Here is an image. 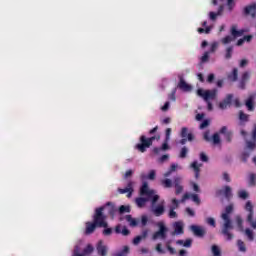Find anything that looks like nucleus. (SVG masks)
<instances>
[{
    "instance_id": "0e129e2a",
    "label": "nucleus",
    "mask_w": 256,
    "mask_h": 256,
    "mask_svg": "<svg viewBox=\"0 0 256 256\" xmlns=\"http://www.w3.org/2000/svg\"><path fill=\"white\" fill-rule=\"evenodd\" d=\"M209 135H210L209 130L204 132V134H203L204 141H207V142L211 141V137Z\"/></svg>"
},
{
    "instance_id": "f8f14e48",
    "label": "nucleus",
    "mask_w": 256,
    "mask_h": 256,
    "mask_svg": "<svg viewBox=\"0 0 256 256\" xmlns=\"http://www.w3.org/2000/svg\"><path fill=\"white\" fill-rule=\"evenodd\" d=\"M245 34V30L241 29V30H237V25H232L230 28V35L232 37V39H237L239 37H243V35Z\"/></svg>"
},
{
    "instance_id": "e2e57ef3",
    "label": "nucleus",
    "mask_w": 256,
    "mask_h": 256,
    "mask_svg": "<svg viewBox=\"0 0 256 256\" xmlns=\"http://www.w3.org/2000/svg\"><path fill=\"white\" fill-rule=\"evenodd\" d=\"M200 160H202L204 163H207V161H209V157H207V154H205V152H201Z\"/></svg>"
},
{
    "instance_id": "49530a36",
    "label": "nucleus",
    "mask_w": 256,
    "mask_h": 256,
    "mask_svg": "<svg viewBox=\"0 0 256 256\" xmlns=\"http://www.w3.org/2000/svg\"><path fill=\"white\" fill-rule=\"evenodd\" d=\"M224 196L226 199H231V188L229 186L224 187Z\"/></svg>"
},
{
    "instance_id": "c85d7f7f",
    "label": "nucleus",
    "mask_w": 256,
    "mask_h": 256,
    "mask_svg": "<svg viewBox=\"0 0 256 256\" xmlns=\"http://www.w3.org/2000/svg\"><path fill=\"white\" fill-rule=\"evenodd\" d=\"M126 221L129 223L130 227H137V220L133 218L131 215L125 216Z\"/></svg>"
},
{
    "instance_id": "37998d69",
    "label": "nucleus",
    "mask_w": 256,
    "mask_h": 256,
    "mask_svg": "<svg viewBox=\"0 0 256 256\" xmlns=\"http://www.w3.org/2000/svg\"><path fill=\"white\" fill-rule=\"evenodd\" d=\"M175 209L177 208L170 207L168 214V217H170V219H177V212H175Z\"/></svg>"
},
{
    "instance_id": "dca6fc26",
    "label": "nucleus",
    "mask_w": 256,
    "mask_h": 256,
    "mask_svg": "<svg viewBox=\"0 0 256 256\" xmlns=\"http://www.w3.org/2000/svg\"><path fill=\"white\" fill-rule=\"evenodd\" d=\"M244 14L250 15L252 19L256 17V3H252L244 8Z\"/></svg>"
},
{
    "instance_id": "79ce46f5",
    "label": "nucleus",
    "mask_w": 256,
    "mask_h": 256,
    "mask_svg": "<svg viewBox=\"0 0 256 256\" xmlns=\"http://www.w3.org/2000/svg\"><path fill=\"white\" fill-rule=\"evenodd\" d=\"M244 209L248 211V213L253 212V203H251V201L248 200L244 206Z\"/></svg>"
},
{
    "instance_id": "ea45409f",
    "label": "nucleus",
    "mask_w": 256,
    "mask_h": 256,
    "mask_svg": "<svg viewBox=\"0 0 256 256\" xmlns=\"http://www.w3.org/2000/svg\"><path fill=\"white\" fill-rule=\"evenodd\" d=\"M187 153H189V149H187V147H182L179 157L180 159H185V157H187Z\"/></svg>"
},
{
    "instance_id": "b1692460",
    "label": "nucleus",
    "mask_w": 256,
    "mask_h": 256,
    "mask_svg": "<svg viewBox=\"0 0 256 256\" xmlns=\"http://www.w3.org/2000/svg\"><path fill=\"white\" fill-rule=\"evenodd\" d=\"M245 105H246L248 111H255V102L253 101V97H249L245 101Z\"/></svg>"
},
{
    "instance_id": "052dcab7",
    "label": "nucleus",
    "mask_w": 256,
    "mask_h": 256,
    "mask_svg": "<svg viewBox=\"0 0 256 256\" xmlns=\"http://www.w3.org/2000/svg\"><path fill=\"white\" fill-rule=\"evenodd\" d=\"M176 93H177V89L172 90V92H171L170 95L168 96V99H170V101H176V99H177V98L175 97Z\"/></svg>"
},
{
    "instance_id": "20e7f679",
    "label": "nucleus",
    "mask_w": 256,
    "mask_h": 256,
    "mask_svg": "<svg viewBox=\"0 0 256 256\" xmlns=\"http://www.w3.org/2000/svg\"><path fill=\"white\" fill-rule=\"evenodd\" d=\"M156 227H158V231L153 233L152 240L157 241V239H161L162 241H165V239H167L169 228H167L163 221L157 222Z\"/></svg>"
},
{
    "instance_id": "412c9836",
    "label": "nucleus",
    "mask_w": 256,
    "mask_h": 256,
    "mask_svg": "<svg viewBox=\"0 0 256 256\" xmlns=\"http://www.w3.org/2000/svg\"><path fill=\"white\" fill-rule=\"evenodd\" d=\"M160 185H162V187L164 189H171V187H173L174 183H173V180H171L169 178H165L160 181Z\"/></svg>"
},
{
    "instance_id": "72a5a7b5",
    "label": "nucleus",
    "mask_w": 256,
    "mask_h": 256,
    "mask_svg": "<svg viewBox=\"0 0 256 256\" xmlns=\"http://www.w3.org/2000/svg\"><path fill=\"white\" fill-rule=\"evenodd\" d=\"M239 119L243 122V123H247L249 122V114H246L243 111H239Z\"/></svg>"
},
{
    "instance_id": "e433bc0d",
    "label": "nucleus",
    "mask_w": 256,
    "mask_h": 256,
    "mask_svg": "<svg viewBox=\"0 0 256 256\" xmlns=\"http://www.w3.org/2000/svg\"><path fill=\"white\" fill-rule=\"evenodd\" d=\"M212 142L214 145H219L221 143V137L219 136V133H214L212 136Z\"/></svg>"
},
{
    "instance_id": "de8ad7c7",
    "label": "nucleus",
    "mask_w": 256,
    "mask_h": 256,
    "mask_svg": "<svg viewBox=\"0 0 256 256\" xmlns=\"http://www.w3.org/2000/svg\"><path fill=\"white\" fill-rule=\"evenodd\" d=\"M197 31L200 34H203V33L209 34V33H211V27L207 26L206 29L205 28H198Z\"/></svg>"
},
{
    "instance_id": "bf43d9fd",
    "label": "nucleus",
    "mask_w": 256,
    "mask_h": 256,
    "mask_svg": "<svg viewBox=\"0 0 256 256\" xmlns=\"http://www.w3.org/2000/svg\"><path fill=\"white\" fill-rule=\"evenodd\" d=\"M141 241H143V237H141V236H136V237L133 239L132 243H133V245H139V244L141 243Z\"/></svg>"
},
{
    "instance_id": "7c9ffc66",
    "label": "nucleus",
    "mask_w": 256,
    "mask_h": 256,
    "mask_svg": "<svg viewBox=\"0 0 256 256\" xmlns=\"http://www.w3.org/2000/svg\"><path fill=\"white\" fill-rule=\"evenodd\" d=\"M238 197L239 199H242V201H247V198L249 197V192L246 190H240L238 191Z\"/></svg>"
},
{
    "instance_id": "13d9d810",
    "label": "nucleus",
    "mask_w": 256,
    "mask_h": 256,
    "mask_svg": "<svg viewBox=\"0 0 256 256\" xmlns=\"http://www.w3.org/2000/svg\"><path fill=\"white\" fill-rule=\"evenodd\" d=\"M249 79H250V74H249V72H244V73L242 74L241 81H244V82L247 83V81H249Z\"/></svg>"
},
{
    "instance_id": "4c0bfd02",
    "label": "nucleus",
    "mask_w": 256,
    "mask_h": 256,
    "mask_svg": "<svg viewBox=\"0 0 256 256\" xmlns=\"http://www.w3.org/2000/svg\"><path fill=\"white\" fill-rule=\"evenodd\" d=\"M232 41H235V39L229 35L221 39L223 45H228V43H231Z\"/></svg>"
},
{
    "instance_id": "a18cd8bd",
    "label": "nucleus",
    "mask_w": 256,
    "mask_h": 256,
    "mask_svg": "<svg viewBox=\"0 0 256 256\" xmlns=\"http://www.w3.org/2000/svg\"><path fill=\"white\" fill-rule=\"evenodd\" d=\"M191 199L196 205H201V199H199V195L191 194Z\"/></svg>"
},
{
    "instance_id": "864d4df0",
    "label": "nucleus",
    "mask_w": 256,
    "mask_h": 256,
    "mask_svg": "<svg viewBox=\"0 0 256 256\" xmlns=\"http://www.w3.org/2000/svg\"><path fill=\"white\" fill-rule=\"evenodd\" d=\"M209 55H210V52L206 51L201 57V63H207V61H209Z\"/></svg>"
},
{
    "instance_id": "f03ea898",
    "label": "nucleus",
    "mask_w": 256,
    "mask_h": 256,
    "mask_svg": "<svg viewBox=\"0 0 256 256\" xmlns=\"http://www.w3.org/2000/svg\"><path fill=\"white\" fill-rule=\"evenodd\" d=\"M231 213H233V204L226 206L224 213L221 214V219L224 220L221 233L226 237L227 241H231L234 237L233 233H231V231H233V221H231L230 216Z\"/></svg>"
},
{
    "instance_id": "a878e982",
    "label": "nucleus",
    "mask_w": 256,
    "mask_h": 256,
    "mask_svg": "<svg viewBox=\"0 0 256 256\" xmlns=\"http://www.w3.org/2000/svg\"><path fill=\"white\" fill-rule=\"evenodd\" d=\"M176 245H183V247H191V245H193V240L191 239H186L185 241L177 240Z\"/></svg>"
},
{
    "instance_id": "09e8293b",
    "label": "nucleus",
    "mask_w": 256,
    "mask_h": 256,
    "mask_svg": "<svg viewBox=\"0 0 256 256\" xmlns=\"http://www.w3.org/2000/svg\"><path fill=\"white\" fill-rule=\"evenodd\" d=\"M206 223L208 225H210L211 227H216L217 226V223L215 222V218H211V217L207 218Z\"/></svg>"
},
{
    "instance_id": "ddd939ff",
    "label": "nucleus",
    "mask_w": 256,
    "mask_h": 256,
    "mask_svg": "<svg viewBox=\"0 0 256 256\" xmlns=\"http://www.w3.org/2000/svg\"><path fill=\"white\" fill-rule=\"evenodd\" d=\"M233 101V94H227L226 97L219 103L220 109H227V107H231V103Z\"/></svg>"
},
{
    "instance_id": "2eb2a0df",
    "label": "nucleus",
    "mask_w": 256,
    "mask_h": 256,
    "mask_svg": "<svg viewBox=\"0 0 256 256\" xmlns=\"http://www.w3.org/2000/svg\"><path fill=\"white\" fill-rule=\"evenodd\" d=\"M170 149H171V147L169 146V141L164 139L162 146L160 148L154 147L152 150V153H154V155H159V153H161V151H169Z\"/></svg>"
},
{
    "instance_id": "cd10ccee",
    "label": "nucleus",
    "mask_w": 256,
    "mask_h": 256,
    "mask_svg": "<svg viewBox=\"0 0 256 256\" xmlns=\"http://www.w3.org/2000/svg\"><path fill=\"white\" fill-rule=\"evenodd\" d=\"M149 200L147 198H143V197H138L136 198V205L140 208H143L145 207L146 203L148 202Z\"/></svg>"
},
{
    "instance_id": "8fccbe9b",
    "label": "nucleus",
    "mask_w": 256,
    "mask_h": 256,
    "mask_svg": "<svg viewBox=\"0 0 256 256\" xmlns=\"http://www.w3.org/2000/svg\"><path fill=\"white\" fill-rule=\"evenodd\" d=\"M217 47H219V44L217 42H213L210 47V51L208 53H215L217 51Z\"/></svg>"
},
{
    "instance_id": "7ed1b4c3",
    "label": "nucleus",
    "mask_w": 256,
    "mask_h": 256,
    "mask_svg": "<svg viewBox=\"0 0 256 256\" xmlns=\"http://www.w3.org/2000/svg\"><path fill=\"white\" fill-rule=\"evenodd\" d=\"M161 139V134H155L152 137L147 138L145 135H141L139 138V143L135 145V149L140 153H145L149 147L153 145V141H159Z\"/></svg>"
},
{
    "instance_id": "f3484780",
    "label": "nucleus",
    "mask_w": 256,
    "mask_h": 256,
    "mask_svg": "<svg viewBox=\"0 0 256 256\" xmlns=\"http://www.w3.org/2000/svg\"><path fill=\"white\" fill-rule=\"evenodd\" d=\"M173 183H174V187L176 189L175 194L181 195V193H183V186L181 185V177L174 178Z\"/></svg>"
},
{
    "instance_id": "bb28decb",
    "label": "nucleus",
    "mask_w": 256,
    "mask_h": 256,
    "mask_svg": "<svg viewBox=\"0 0 256 256\" xmlns=\"http://www.w3.org/2000/svg\"><path fill=\"white\" fill-rule=\"evenodd\" d=\"M95 251V248L93 247V245L91 244H88L82 251V254L84 256H87V255H91V253H93Z\"/></svg>"
},
{
    "instance_id": "69168bd1",
    "label": "nucleus",
    "mask_w": 256,
    "mask_h": 256,
    "mask_svg": "<svg viewBox=\"0 0 256 256\" xmlns=\"http://www.w3.org/2000/svg\"><path fill=\"white\" fill-rule=\"evenodd\" d=\"M206 127H209V120H204L201 124L199 129H206Z\"/></svg>"
},
{
    "instance_id": "774afa93",
    "label": "nucleus",
    "mask_w": 256,
    "mask_h": 256,
    "mask_svg": "<svg viewBox=\"0 0 256 256\" xmlns=\"http://www.w3.org/2000/svg\"><path fill=\"white\" fill-rule=\"evenodd\" d=\"M252 140L256 141V124L254 125V129L252 130Z\"/></svg>"
},
{
    "instance_id": "5701e85b",
    "label": "nucleus",
    "mask_w": 256,
    "mask_h": 256,
    "mask_svg": "<svg viewBox=\"0 0 256 256\" xmlns=\"http://www.w3.org/2000/svg\"><path fill=\"white\" fill-rule=\"evenodd\" d=\"M201 165H199L197 163V161H194L192 164H191V168L193 169L194 173H195V179H198L199 177V174L201 173V168H200Z\"/></svg>"
},
{
    "instance_id": "39448f33",
    "label": "nucleus",
    "mask_w": 256,
    "mask_h": 256,
    "mask_svg": "<svg viewBox=\"0 0 256 256\" xmlns=\"http://www.w3.org/2000/svg\"><path fill=\"white\" fill-rule=\"evenodd\" d=\"M217 89H212V90H203L201 88H199L197 90V96L198 97H202V99L205 102H209V101H215V99H217Z\"/></svg>"
},
{
    "instance_id": "423d86ee",
    "label": "nucleus",
    "mask_w": 256,
    "mask_h": 256,
    "mask_svg": "<svg viewBox=\"0 0 256 256\" xmlns=\"http://www.w3.org/2000/svg\"><path fill=\"white\" fill-rule=\"evenodd\" d=\"M180 137L182 138L179 143L180 145H186L187 141H193L195 139V135L193 133L189 132V128L182 127L180 132Z\"/></svg>"
},
{
    "instance_id": "a19ab883",
    "label": "nucleus",
    "mask_w": 256,
    "mask_h": 256,
    "mask_svg": "<svg viewBox=\"0 0 256 256\" xmlns=\"http://www.w3.org/2000/svg\"><path fill=\"white\" fill-rule=\"evenodd\" d=\"M119 213H131V208L129 206L122 205L119 207Z\"/></svg>"
},
{
    "instance_id": "0eeeda50",
    "label": "nucleus",
    "mask_w": 256,
    "mask_h": 256,
    "mask_svg": "<svg viewBox=\"0 0 256 256\" xmlns=\"http://www.w3.org/2000/svg\"><path fill=\"white\" fill-rule=\"evenodd\" d=\"M96 209H101V215H105L104 211H107V214L110 215V217H115V213H117V208L111 202H107L106 205Z\"/></svg>"
},
{
    "instance_id": "9b49d317",
    "label": "nucleus",
    "mask_w": 256,
    "mask_h": 256,
    "mask_svg": "<svg viewBox=\"0 0 256 256\" xmlns=\"http://www.w3.org/2000/svg\"><path fill=\"white\" fill-rule=\"evenodd\" d=\"M133 191V181H129L126 188H118V193H120L121 195H125V193H128L127 197H131V195H133Z\"/></svg>"
},
{
    "instance_id": "9d476101",
    "label": "nucleus",
    "mask_w": 256,
    "mask_h": 256,
    "mask_svg": "<svg viewBox=\"0 0 256 256\" xmlns=\"http://www.w3.org/2000/svg\"><path fill=\"white\" fill-rule=\"evenodd\" d=\"M155 191L149 189V184L147 182H144L140 188V195L143 197L146 195V197H153V194Z\"/></svg>"
},
{
    "instance_id": "6e6d98bb",
    "label": "nucleus",
    "mask_w": 256,
    "mask_h": 256,
    "mask_svg": "<svg viewBox=\"0 0 256 256\" xmlns=\"http://www.w3.org/2000/svg\"><path fill=\"white\" fill-rule=\"evenodd\" d=\"M250 155L251 154L249 152H243L242 153L241 159H242L243 163H247V160L249 159Z\"/></svg>"
},
{
    "instance_id": "603ef678",
    "label": "nucleus",
    "mask_w": 256,
    "mask_h": 256,
    "mask_svg": "<svg viewBox=\"0 0 256 256\" xmlns=\"http://www.w3.org/2000/svg\"><path fill=\"white\" fill-rule=\"evenodd\" d=\"M236 224L239 229H243V218L241 216H236Z\"/></svg>"
},
{
    "instance_id": "f704fd0d",
    "label": "nucleus",
    "mask_w": 256,
    "mask_h": 256,
    "mask_svg": "<svg viewBox=\"0 0 256 256\" xmlns=\"http://www.w3.org/2000/svg\"><path fill=\"white\" fill-rule=\"evenodd\" d=\"M166 249H167V251H169L170 255L177 254V250H175V248L171 247V240L166 242Z\"/></svg>"
},
{
    "instance_id": "2f4dec72",
    "label": "nucleus",
    "mask_w": 256,
    "mask_h": 256,
    "mask_svg": "<svg viewBox=\"0 0 256 256\" xmlns=\"http://www.w3.org/2000/svg\"><path fill=\"white\" fill-rule=\"evenodd\" d=\"M225 59L229 60L233 57V46H228L225 50Z\"/></svg>"
},
{
    "instance_id": "c03bdc74",
    "label": "nucleus",
    "mask_w": 256,
    "mask_h": 256,
    "mask_svg": "<svg viewBox=\"0 0 256 256\" xmlns=\"http://www.w3.org/2000/svg\"><path fill=\"white\" fill-rule=\"evenodd\" d=\"M109 226H107L106 228L105 227H103L104 228V230H103V235L105 236V237H109L110 235H112L113 234V228H108Z\"/></svg>"
},
{
    "instance_id": "1a4fd4ad",
    "label": "nucleus",
    "mask_w": 256,
    "mask_h": 256,
    "mask_svg": "<svg viewBox=\"0 0 256 256\" xmlns=\"http://www.w3.org/2000/svg\"><path fill=\"white\" fill-rule=\"evenodd\" d=\"M174 231L171 232L172 237H175V235H183L185 233V230L183 228V222L178 221L173 224Z\"/></svg>"
},
{
    "instance_id": "393cba45",
    "label": "nucleus",
    "mask_w": 256,
    "mask_h": 256,
    "mask_svg": "<svg viewBox=\"0 0 256 256\" xmlns=\"http://www.w3.org/2000/svg\"><path fill=\"white\" fill-rule=\"evenodd\" d=\"M221 13H223V6H219L217 13L210 12L209 17H210L211 21H215V19H217V17H219V15H221Z\"/></svg>"
},
{
    "instance_id": "473e14b6",
    "label": "nucleus",
    "mask_w": 256,
    "mask_h": 256,
    "mask_svg": "<svg viewBox=\"0 0 256 256\" xmlns=\"http://www.w3.org/2000/svg\"><path fill=\"white\" fill-rule=\"evenodd\" d=\"M248 185H249V187H255V185H256V174L255 173H251L249 175Z\"/></svg>"
},
{
    "instance_id": "4d7b16f0",
    "label": "nucleus",
    "mask_w": 256,
    "mask_h": 256,
    "mask_svg": "<svg viewBox=\"0 0 256 256\" xmlns=\"http://www.w3.org/2000/svg\"><path fill=\"white\" fill-rule=\"evenodd\" d=\"M165 140L171 141V128H167L165 131Z\"/></svg>"
},
{
    "instance_id": "4468645a",
    "label": "nucleus",
    "mask_w": 256,
    "mask_h": 256,
    "mask_svg": "<svg viewBox=\"0 0 256 256\" xmlns=\"http://www.w3.org/2000/svg\"><path fill=\"white\" fill-rule=\"evenodd\" d=\"M219 133L220 135H224V139L227 141V143H231V141H233V132L227 130V126H223Z\"/></svg>"
},
{
    "instance_id": "680f3d73",
    "label": "nucleus",
    "mask_w": 256,
    "mask_h": 256,
    "mask_svg": "<svg viewBox=\"0 0 256 256\" xmlns=\"http://www.w3.org/2000/svg\"><path fill=\"white\" fill-rule=\"evenodd\" d=\"M169 160V155L168 154H164L162 155L159 159H158V162L160 163H165V161H168Z\"/></svg>"
},
{
    "instance_id": "338daca9",
    "label": "nucleus",
    "mask_w": 256,
    "mask_h": 256,
    "mask_svg": "<svg viewBox=\"0 0 256 256\" xmlns=\"http://www.w3.org/2000/svg\"><path fill=\"white\" fill-rule=\"evenodd\" d=\"M186 213L190 216V217H195V211L189 207L186 208Z\"/></svg>"
},
{
    "instance_id": "c9c22d12",
    "label": "nucleus",
    "mask_w": 256,
    "mask_h": 256,
    "mask_svg": "<svg viewBox=\"0 0 256 256\" xmlns=\"http://www.w3.org/2000/svg\"><path fill=\"white\" fill-rule=\"evenodd\" d=\"M245 235H246L248 241H253L255 239V236L253 235V230H251L249 228H247L245 230Z\"/></svg>"
},
{
    "instance_id": "4be33fe9",
    "label": "nucleus",
    "mask_w": 256,
    "mask_h": 256,
    "mask_svg": "<svg viewBox=\"0 0 256 256\" xmlns=\"http://www.w3.org/2000/svg\"><path fill=\"white\" fill-rule=\"evenodd\" d=\"M228 79L229 81H232L233 83H235V81L239 79V70L237 68H234L232 70V73L228 75Z\"/></svg>"
},
{
    "instance_id": "f257e3e1",
    "label": "nucleus",
    "mask_w": 256,
    "mask_h": 256,
    "mask_svg": "<svg viewBox=\"0 0 256 256\" xmlns=\"http://www.w3.org/2000/svg\"><path fill=\"white\" fill-rule=\"evenodd\" d=\"M85 225V235H92V233H95V229H97V227H109V224L107 223V215L101 214V208L95 209L93 222H86Z\"/></svg>"
},
{
    "instance_id": "6e6552de",
    "label": "nucleus",
    "mask_w": 256,
    "mask_h": 256,
    "mask_svg": "<svg viewBox=\"0 0 256 256\" xmlns=\"http://www.w3.org/2000/svg\"><path fill=\"white\" fill-rule=\"evenodd\" d=\"M190 231H192L195 237L203 238L205 237V235H207V230H205L203 226H199V225H191Z\"/></svg>"
},
{
    "instance_id": "5fc2aeb1",
    "label": "nucleus",
    "mask_w": 256,
    "mask_h": 256,
    "mask_svg": "<svg viewBox=\"0 0 256 256\" xmlns=\"http://www.w3.org/2000/svg\"><path fill=\"white\" fill-rule=\"evenodd\" d=\"M156 172L155 170H151L147 176V179H149L150 181H155V177H156Z\"/></svg>"
},
{
    "instance_id": "aec40b11",
    "label": "nucleus",
    "mask_w": 256,
    "mask_h": 256,
    "mask_svg": "<svg viewBox=\"0 0 256 256\" xmlns=\"http://www.w3.org/2000/svg\"><path fill=\"white\" fill-rule=\"evenodd\" d=\"M178 87L181 89V91H191V85L187 84L182 77L180 78Z\"/></svg>"
},
{
    "instance_id": "6ab92c4d",
    "label": "nucleus",
    "mask_w": 256,
    "mask_h": 256,
    "mask_svg": "<svg viewBox=\"0 0 256 256\" xmlns=\"http://www.w3.org/2000/svg\"><path fill=\"white\" fill-rule=\"evenodd\" d=\"M98 255L107 256V246L103 245V241H99L96 247Z\"/></svg>"
},
{
    "instance_id": "c756f323",
    "label": "nucleus",
    "mask_w": 256,
    "mask_h": 256,
    "mask_svg": "<svg viewBox=\"0 0 256 256\" xmlns=\"http://www.w3.org/2000/svg\"><path fill=\"white\" fill-rule=\"evenodd\" d=\"M237 247H238V251H240L241 253L247 252V247L245 246V242H243V240L237 241Z\"/></svg>"
},
{
    "instance_id": "3c124183",
    "label": "nucleus",
    "mask_w": 256,
    "mask_h": 256,
    "mask_svg": "<svg viewBox=\"0 0 256 256\" xmlns=\"http://www.w3.org/2000/svg\"><path fill=\"white\" fill-rule=\"evenodd\" d=\"M256 141L251 142V141H247L246 145H247V149H250V151H254L255 147H256Z\"/></svg>"
},
{
    "instance_id": "a211bd4d",
    "label": "nucleus",
    "mask_w": 256,
    "mask_h": 256,
    "mask_svg": "<svg viewBox=\"0 0 256 256\" xmlns=\"http://www.w3.org/2000/svg\"><path fill=\"white\" fill-rule=\"evenodd\" d=\"M152 213L155 215V217H161V215L165 213V206L163 204L157 205L155 208H153Z\"/></svg>"
},
{
    "instance_id": "58836bf2",
    "label": "nucleus",
    "mask_w": 256,
    "mask_h": 256,
    "mask_svg": "<svg viewBox=\"0 0 256 256\" xmlns=\"http://www.w3.org/2000/svg\"><path fill=\"white\" fill-rule=\"evenodd\" d=\"M212 254L214 256H221V249L217 245H212Z\"/></svg>"
}]
</instances>
